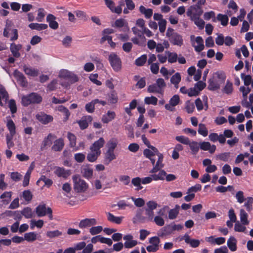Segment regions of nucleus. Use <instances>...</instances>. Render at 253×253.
Wrapping results in <instances>:
<instances>
[{
	"instance_id": "obj_1",
	"label": "nucleus",
	"mask_w": 253,
	"mask_h": 253,
	"mask_svg": "<svg viewBox=\"0 0 253 253\" xmlns=\"http://www.w3.org/2000/svg\"><path fill=\"white\" fill-rule=\"evenodd\" d=\"M42 97L36 92H32L27 95L22 97L21 104L24 107H27L31 104H39L42 101Z\"/></svg>"
},
{
	"instance_id": "obj_2",
	"label": "nucleus",
	"mask_w": 253,
	"mask_h": 253,
	"mask_svg": "<svg viewBox=\"0 0 253 253\" xmlns=\"http://www.w3.org/2000/svg\"><path fill=\"white\" fill-rule=\"evenodd\" d=\"M73 181L74 183V189L77 193L85 192L88 188L87 183L81 178L79 174L73 175Z\"/></svg>"
},
{
	"instance_id": "obj_3",
	"label": "nucleus",
	"mask_w": 253,
	"mask_h": 253,
	"mask_svg": "<svg viewBox=\"0 0 253 253\" xmlns=\"http://www.w3.org/2000/svg\"><path fill=\"white\" fill-rule=\"evenodd\" d=\"M108 60L113 69L115 72H119L122 67L120 57L115 52H112L108 56Z\"/></svg>"
},
{
	"instance_id": "obj_4",
	"label": "nucleus",
	"mask_w": 253,
	"mask_h": 253,
	"mask_svg": "<svg viewBox=\"0 0 253 253\" xmlns=\"http://www.w3.org/2000/svg\"><path fill=\"white\" fill-rule=\"evenodd\" d=\"M36 212L38 217H42L48 215L50 220L53 219L52 210L50 207H46L45 204H40L36 208Z\"/></svg>"
},
{
	"instance_id": "obj_5",
	"label": "nucleus",
	"mask_w": 253,
	"mask_h": 253,
	"mask_svg": "<svg viewBox=\"0 0 253 253\" xmlns=\"http://www.w3.org/2000/svg\"><path fill=\"white\" fill-rule=\"evenodd\" d=\"M13 74L17 83L21 86L27 87L28 86V83L26 78L21 72L17 69H15Z\"/></svg>"
},
{
	"instance_id": "obj_6",
	"label": "nucleus",
	"mask_w": 253,
	"mask_h": 253,
	"mask_svg": "<svg viewBox=\"0 0 253 253\" xmlns=\"http://www.w3.org/2000/svg\"><path fill=\"white\" fill-rule=\"evenodd\" d=\"M56 137V136L50 133L48 135L45 137L41 144L40 149L41 151L46 150L48 147H49L52 144L53 140Z\"/></svg>"
},
{
	"instance_id": "obj_7",
	"label": "nucleus",
	"mask_w": 253,
	"mask_h": 253,
	"mask_svg": "<svg viewBox=\"0 0 253 253\" xmlns=\"http://www.w3.org/2000/svg\"><path fill=\"white\" fill-rule=\"evenodd\" d=\"M104 138L103 137L99 138L90 146V151H94L101 154L100 149L104 146Z\"/></svg>"
},
{
	"instance_id": "obj_8",
	"label": "nucleus",
	"mask_w": 253,
	"mask_h": 253,
	"mask_svg": "<svg viewBox=\"0 0 253 253\" xmlns=\"http://www.w3.org/2000/svg\"><path fill=\"white\" fill-rule=\"evenodd\" d=\"M169 40L173 45L181 46L183 43L182 37L177 32L173 33L169 38Z\"/></svg>"
},
{
	"instance_id": "obj_9",
	"label": "nucleus",
	"mask_w": 253,
	"mask_h": 253,
	"mask_svg": "<svg viewBox=\"0 0 253 253\" xmlns=\"http://www.w3.org/2000/svg\"><path fill=\"white\" fill-rule=\"evenodd\" d=\"M36 119L44 125H46L52 122L53 120V118L52 116L46 114L41 115L37 114L36 115Z\"/></svg>"
},
{
	"instance_id": "obj_10",
	"label": "nucleus",
	"mask_w": 253,
	"mask_h": 253,
	"mask_svg": "<svg viewBox=\"0 0 253 253\" xmlns=\"http://www.w3.org/2000/svg\"><path fill=\"white\" fill-rule=\"evenodd\" d=\"M96 224V220L94 218H85L82 220L79 224L80 228H84L90 227L91 225Z\"/></svg>"
},
{
	"instance_id": "obj_11",
	"label": "nucleus",
	"mask_w": 253,
	"mask_h": 253,
	"mask_svg": "<svg viewBox=\"0 0 253 253\" xmlns=\"http://www.w3.org/2000/svg\"><path fill=\"white\" fill-rule=\"evenodd\" d=\"M56 17L52 14H48L46 16V21L49 23V26L53 30H56L59 27V24L55 21Z\"/></svg>"
},
{
	"instance_id": "obj_12",
	"label": "nucleus",
	"mask_w": 253,
	"mask_h": 253,
	"mask_svg": "<svg viewBox=\"0 0 253 253\" xmlns=\"http://www.w3.org/2000/svg\"><path fill=\"white\" fill-rule=\"evenodd\" d=\"M64 146V140L62 138H60L54 141V144L51 147L52 151L55 152L61 151Z\"/></svg>"
},
{
	"instance_id": "obj_13",
	"label": "nucleus",
	"mask_w": 253,
	"mask_h": 253,
	"mask_svg": "<svg viewBox=\"0 0 253 253\" xmlns=\"http://www.w3.org/2000/svg\"><path fill=\"white\" fill-rule=\"evenodd\" d=\"M55 173L58 177L66 178L71 175V172L69 169L66 170L64 168L58 167L55 171Z\"/></svg>"
},
{
	"instance_id": "obj_14",
	"label": "nucleus",
	"mask_w": 253,
	"mask_h": 253,
	"mask_svg": "<svg viewBox=\"0 0 253 253\" xmlns=\"http://www.w3.org/2000/svg\"><path fill=\"white\" fill-rule=\"evenodd\" d=\"M116 117V113L114 111H108L106 115H103L101 121L103 123L107 124L113 120Z\"/></svg>"
},
{
	"instance_id": "obj_15",
	"label": "nucleus",
	"mask_w": 253,
	"mask_h": 253,
	"mask_svg": "<svg viewBox=\"0 0 253 253\" xmlns=\"http://www.w3.org/2000/svg\"><path fill=\"white\" fill-rule=\"evenodd\" d=\"M161 231L159 236L164 237L171 234L174 230L172 224H167L161 229Z\"/></svg>"
},
{
	"instance_id": "obj_16",
	"label": "nucleus",
	"mask_w": 253,
	"mask_h": 253,
	"mask_svg": "<svg viewBox=\"0 0 253 253\" xmlns=\"http://www.w3.org/2000/svg\"><path fill=\"white\" fill-rule=\"evenodd\" d=\"M209 85L208 88L210 90L214 91L220 88V85L219 83L214 81V78H211L209 80Z\"/></svg>"
},
{
	"instance_id": "obj_17",
	"label": "nucleus",
	"mask_w": 253,
	"mask_h": 253,
	"mask_svg": "<svg viewBox=\"0 0 253 253\" xmlns=\"http://www.w3.org/2000/svg\"><path fill=\"white\" fill-rule=\"evenodd\" d=\"M23 70L26 75L32 77H37L39 74L37 69L28 67L25 65L23 66Z\"/></svg>"
},
{
	"instance_id": "obj_18",
	"label": "nucleus",
	"mask_w": 253,
	"mask_h": 253,
	"mask_svg": "<svg viewBox=\"0 0 253 253\" xmlns=\"http://www.w3.org/2000/svg\"><path fill=\"white\" fill-rule=\"evenodd\" d=\"M227 245L229 249L234 252L237 250V240L233 236H231L227 241Z\"/></svg>"
},
{
	"instance_id": "obj_19",
	"label": "nucleus",
	"mask_w": 253,
	"mask_h": 253,
	"mask_svg": "<svg viewBox=\"0 0 253 253\" xmlns=\"http://www.w3.org/2000/svg\"><path fill=\"white\" fill-rule=\"evenodd\" d=\"M116 159V156L113 151H106L105 154L104 163L106 165H108L112 161Z\"/></svg>"
},
{
	"instance_id": "obj_20",
	"label": "nucleus",
	"mask_w": 253,
	"mask_h": 253,
	"mask_svg": "<svg viewBox=\"0 0 253 253\" xmlns=\"http://www.w3.org/2000/svg\"><path fill=\"white\" fill-rule=\"evenodd\" d=\"M29 27L32 30H36L41 31L47 28L48 26L46 24H39L37 23H32L29 25Z\"/></svg>"
},
{
	"instance_id": "obj_21",
	"label": "nucleus",
	"mask_w": 253,
	"mask_h": 253,
	"mask_svg": "<svg viewBox=\"0 0 253 253\" xmlns=\"http://www.w3.org/2000/svg\"><path fill=\"white\" fill-rule=\"evenodd\" d=\"M6 126L9 131V135L14 136L16 133V127L13 121L11 119L7 120Z\"/></svg>"
},
{
	"instance_id": "obj_22",
	"label": "nucleus",
	"mask_w": 253,
	"mask_h": 253,
	"mask_svg": "<svg viewBox=\"0 0 253 253\" xmlns=\"http://www.w3.org/2000/svg\"><path fill=\"white\" fill-rule=\"evenodd\" d=\"M188 145L189 146L192 154L193 155H196L200 148V145L198 143L195 141H192V142H190V141L189 144H188Z\"/></svg>"
},
{
	"instance_id": "obj_23",
	"label": "nucleus",
	"mask_w": 253,
	"mask_h": 253,
	"mask_svg": "<svg viewBox=\"0 0 253 253\" xmlns=\"http://www.w3.org/2000/svg\"><path fill=\"white\" fill-rule=\"evenodd\" d=\"M233 91V84L230 81L227 80L226 85L223 88L222 91L226 94H230Z\"/></svg>"
},
{
	"instance_id": "obj_24",
	"label": "nucleus",
	"mask_w": 253,
	"mask_h": 253,
	"mask_svg": "<svg viewBox=\"0 0 253 253\" xmlns=\"http://www.w3.org/2000/svg\"><path fill=\"white\" fill-rule=\"evenodd\" d=\"M98 102V99L92 100L90 102L86 104L85 108L86 111L90 113H93L94 111V106Z\"/></svg>"
},
{
	"instance_id": "obj_25",
	"label": "nucleus",
	"mask_w": 253,
	"mask_h": 253,
	"mask_svg": "<svg viewBox=\"0 0 253 253\" xmlns=\"http://www.w3.org/2000/svg\"><path fill=\"white\" fill-rule=\"evenodd\" d=\"M240 220L242 223L244 225L249 224V221L248 220V214L244 209H241L240 211Z\"/></svg>"
},
{
	"instance_id": "obj_26",
	"label": "nucleus",
	"mask_w": 253,
	"mask_h": 253,
	"mask_svg": "<svg viewBox=\"0 0 253 253\" xmlns=\"http://www.w3.org/2000/svg\"><path fill=\"white\" fill-rule=\"evenodd\" d=\"M167 175V172L164 169L160 170L158 174H152V177L154 180H163L165 179V176Z\"/></svg>"
},
{
	"instance_id": "obj_27",
	"label": "nucleus",
	"mask_w": 253,
	"mask_h": 253,
	"mask_svg": "<svg viewBox=\"0 0 253 253\" xmlns=\"http://www.w3.org/2000/svg\"><path fill=\"white\" fill-rule=\"evenodd\" d=\"M100 155V154L94 151H91L88 153L86 156L87 160L89 162H94L96 161L98 157Z\"/></svg>"
},
{
	"instance_id": "obj_28",
	"label": "nucleus",
	"mask_w": 253,
	"mask_h": 253,
	"mask_svg": "<svg viewBox=\"0 0 253 253\" xmlns=\"http://www.w3.org/2000/svg\"><path fill=\"white\" fill-rule=\"evenodd\" d=\"M37 239V234L34 232H30L24 234V240L28 242H33L36 240Z\"/></svg>"
},
{
	"instance_id": "obj_29",
	"label": "nucleus",
	"mask_w": 253,
	"mask_h": 253,
	"mask_svg": "<svg viewBox=\"0 0 253 253\" xmlns=\"http://www.w3.org/2000/svg\"><path fill=\"white\" fill-rule=\"evenodd\" d=\"M106 41H108V43L110 44L112 48H115L116 46V43L112 41V37L111 36H103L100 39V42L101 44L103 43Z\"/></svg>"
},
{
	"instance_id": "obj_30",
	"label": "nucleus",
	"mask_w": 253,
	"mask_h": 253,
	"mask_svg": "<svg viewBox=\"0 0 253 253\" xmlns=\"http://www.w3.org/2000/svg\"><path fill=\"white\" fill-rule=\"evenodd\" d=\"M57 110L64 114L65 117L64 118L63 121L64 122L67 121L70 115V113L68 108L63 105H59L57 107Z\"/></svg>"
},
{
	"instance_id": "obj_31",
	"label": "nucleus",
	"mask_w": 253,
	"mask_h": 253,
	"mask_svg": "<svg viewBox=\"0 0 253 253\" xmlns=\"http://www.w3.org/2000/svg\"><path fill=\"white\" fill-rule=\"evenodd\" d=\"M21 214L23 215L26 218H31L33 216V213L32 209L29 207L24 208L21 211Z\"/></svg>"
},
{
	"instance_id": "obj_32",
	"label": "nucleus",
	"mask_w": 253,
	"mask_h": 253,
	"mask_svg": "<svg viewBox=\"0 0 253 253\" xmlns=\"http://www.w3.org/2000/svg\"><path fill=\"white\" fill-rule=\"evenodd\" d=\"M107 215L108 220L112 222H114L118 224H120L122 222L123 217L115 216L110 212H108L107 213Z\"/></svg>"
},
{
	"instance_id": "obj_33",
	"label": "nucleus",
	"mask_w": 253,
	"mask_h": 253,
	"mask_svg": "<svg viewBox=\"0 0 253 253\" xmlns=\"http://www.w3.org/2000/svg\"><path fill=\"white\" fill-rule=\"evenodd\" d=\"M117 144V140L116 139H111L107 143V147L108 148L107 151L114 152V150L116 148Z\"/></svg>"
},
{
	"instance_id": "obj_34",
	"label": "nucleus",
	"mask_w": 253,
	"mask_h": 253,
	"mask_svg": "<svg viewBox=\"0 0 253 253\" xmlns=\"http://www.w3.org/2000/svg\"><path fill=\"white\" fill-rule=\"evenodd\" d=\"M216 19L221 22V25L223 26H226L228 24L229 19L227 15L219 13L217 15Z\"/></svg>"
},
{
	"instance_id": "obj_35",
	"label": "nucleus",
	"mask_w": 253,
	"mask_h": 253,
	"mask_svg": "<svg viewBox=\"0 0 253 253\" xmlns=\"http://www.w3.org/2000/svg\"><path fill=\"white\" fill-rule=\"evenodd\" d=\"M12 195V192L11 191L9 192H4L0 196V198L2 200V202L4 204L8 203L11 200V197Z\"/></svg>"
},
{
	"instance_id": "obj_36",
	"label": "nucleus",
	"mask_w": 253,
	"mask_h": 253,
	"mask_svg": "<svg viewBox=\"0 0 253 253\" xmlns=\"http://www.w3.org/2000/svg\"><path fill=\"white\" fill-rule=\"evenodd\" d=\"M192 20L194 21V23L200 29L204 28L205 22L203 20L200 18V16H192Z\"/></svg>"
},
{
	"instance_id": "obj_37",
	"label": "nucleus",
	"mask_w": 253,
	"mask_h": 253,
	"mask_svg": "<svg viewBox=\"0 0 253 253\" xmlns=\"http://www.w3.org/2000/svg\"><path fill=\"white\" fill-rule=\"evenodd\" d=\"M16 47L15 43L12 42L10 44V50L14 57L19 58L20 56V53L19 52L18 49Z\"/></svg>"
},
{
	"instance_id": "obj_38",
	"label": "nucleus",
	"mask_w": 253,
	"mask_h": 253,
	"mask_svg": "<svg viewBox=\"0 0 253 253\" xmlns=\"http://www.w3.org/2000/svg\"><path fill=\"white\" fill-rule=\"evenodd\" d=\"M198 133L202 136L205 137L208 134V130L204 124H199Z\"/></svg>"
},
{
	"instance_id": "obj_39",
	"label": "nucleus",
	"mask_w": 253,
	"mask_h": 253,
	"mask_svg": "<svg viewBox=\"0 0 253 253\" xmlns=\"http://www.w3.org/2000/svg\"><path fill=\"white\" fill-rule=\"evenodd\" d=\"M62 232L58 230L49 231H47L46 233V236L50 238H56L62 235Z\"/></svg>"
},
{
	"instance_id": "obj_40",
	"label": "nucleus",
	"mask_w": 253,
	"mask_h": 253,
	"mask_svg": "<svg viewBox=\"0 0 253 253\" xmlns=\"http://www.w3.org/2000/svg\"><path fill=\"white\" fill-rule=\"evenodd\" d=\"M147 55L143 54L140 57L137 58L135 61V64L138 66H142L146 63L147 61Z\"/></svg>"
},
{
	"instance_id": "obj_41",
	"label": "nucleus",
	"mask_w": 253,
	"mask_h": 253,
	"mask_svg": "<svg viewBox=\"0 0 253 253\" xmlns=\"http://www.w3.org/2000/svg\"><path fill=\"white\" fill-rule=\"evenodd\" d=\"M158 99L157 97L154 96L151 97H146L144 99V102L146 104H152L156 105L157 104Z\"/></svg>"
},
{
	"instance_id": "obj_42",
	"label": "nucleus",
	"mask_w": 253,
	"mask_h": 253,
	"mask_svg": "<svg viewBox=\"0 0 253 253\" xmlns=\"http://www.w3.org/2000/svg\"><path fill=\"white\" fill-rule=\"evenodd\" d=\"M168 55V62L170 63H175L177 60V54L175 52L167 51Z\"/></svg>"
},
{
	"instance_id": "obj_43",
	"label": "nucleus",
	"mask_w": 253,
	"mask_h": 253,
	"mask_svg": "<svg viewBox=\"0 0 253 253\" xmlns=\"http://www.w3.org/2000/svg\"><path fill=\"white\" fill-rule=\"evenodd\" d=\"M67 137L70 141V146L74 147L76 144V137L72 133L69 132L67 134Z\"/></svg>"
},
{
	"instance_id": "obj_44",
	"label": "nucleus",
	"mask_w": 253,
	"mask_h": 253,
	"mask_svg": "<svg viewBox=\"0 0 253 253\" xmlns=\"http://www.w3.org/2000/svg\"><path fill=\"white\" fill-rule=\"evenodd\" d=\"M191 8H192V9L195 12L192 15L193 17L200 16L203 13V10L202 9L201 5H199V7H197L196 6V4H195L191 6Z\"/></svg>"
},
{
	"instance_id": "obj_45",
	"label": "nucleus",
	"mask_w": 253,
	"mask_h": 253,
	"mask_svg": "<svg viewBox=\"0 0 253 253\" xmlns=\"http://www.w3.org/2000/svg\"><path fill=\"white\" fill-rule=\"evenodd\" d=\"M185 108L188 113L191 114L194 111L195 106L193 102H191L190 100H187L185 102Z\"/></svg>"
},
{
	"instance_id": "obj_46",
	"label": "nucleus",
	"mask_w": 253,
	"mask_h": 253,
	"mask_svg": "<svg viewBox=\"0 0 253 253\" xmlns=\"http://www.w3.org/2000/svg\"><path fill=\"white\" fill-rule=\"evenodd\" d=\"M241 77L244 80V85L246 86L249 85L253 81L252 77L250 75H246L244 73H242Z\"/></svg>"
},
{
	"instance_id": "obj_47",
	"label": "nucleus",
	"mask_w": 253,
	"mask_h": 253,
	"mask_svg": "<svg viewBox=\"0 0 253 253\" xmlns=\"http://www.w3.org/2000/svg\"><path fill=\"white\" fill-rule=\"evenodd\" d=\"M147 91L150 93H161V89H160L156 84L149 85Z\"/></svg>"
},
{
	"instance_id": "obj_48",
	"label": "nucleus",
	"mask_w": 253,
	"mask_h": 253,
	"mask_svg": "<svg viewBox=\"0 0 253 253\" xmlns=\"http://www.w3.org/2000/svg\"><path fill=\"white\" fill-rule=\"evenodd\" d=\"M124 246V244L122 242H119L113 245V249H108V253H110L113 251L120 252L123 249Z\"/></svg>"
},
{
	"instance_id": "obj_49",
	"label": "nucleus",
	"mask_w": 253,
	"mask_h": 253,
	"mask_svg": "<svg viewBox=\"0 0 253 253\" xmlns=\"http://www.w3.org/2000/svg\"><path fill=\"white\" fill-rule=\"evenodd\" d=\"M181 75L179 73H176L170 78V82L172 84H178L181 81Z\"/></svg>"
},
{
	"instance_id": "obj_50",
	"label": "nucleus",
	"mask_w": 253,
	"mask_h": 253,
	"mask_svg": "<svg viewBox=\"0 0 253 253\" xmlns=\"http://www.w3.org/2000/svg\"><path fill=\"white\" fill-rule=\"evenodd\" d=\"M118 98L116 91L112 90L109 96V101L112 104L116 103L118 101Z\"/></svg>"
},
{
	"instance_id": "obj_51",
	"label": "nucleus",
	"mask_w": 253,
	"mask_h": 253,
	"mask_svg": "<svg viewBox=\"0 0 253 253\" xmlns=\"http://www.w3.org/2000/svg\"><path fill=\"white\" fill-rule=\"evenodd\" d=\"M253 198L251 197H248L247 201L245 203L244 206L246 208L248 211L250 212L253 209Z\"/></svg>"
},
{
	"instance_id": "obj_52",
	"label": "nucleus",
	"mask_w": 253,
	"mask_h": 253,
	"mask_svg": "<svg viewBox=\"0 0 253 253\" xmlns=\"http://www.w3.org/2000/svg\"><path fill=\"white\" fill-rule=\"evenodd\" d=\"M31 174V170L29 169L26 172V173L24 177V179H23V184H22L23 186L24 187H26L29 185Z\"/></svg>"
},
{
	"instance_id": "obj_53",
	"label": "nucleus",
	"mask_w": 253,
	"mask_h": 253,
	"mask_svg": "<svg viewBox=\"0 0 253 253\" xmlns=\"http://www.w3.org/2000/svg\"><path fill=\"white\" fill-rule=\"evenodd\" d=\"M217 78L219 80V82L221 83H224L226 76L225 73L222 71H219L215 73Z\"/></svg>"
},
{
	"instance_id": "obj_54",
	"label": "nucleus",
	"mask_w": 253,
	"mask_h": 253,
	"mask_svg": "<svg viewBox=\"0 0 253 253\" xmlns=\"http://www.w3.org/2000/svg\"><path fill=\"white\" fill-rule=\"evenodd\" d=\"M175 139L179 142L185 145H188V144H189L190 139L189 138L183 135L176 136Z\"/></svg>"
},
{
	"instance_id": "obj_55",
	"label": "nucleus",
	"mask_w": 253,
	"mask_h": 253,
	"mask_svg": "<svg viewBox=\"0 0 253 253\" xmlns=\"http://www.w3.org/2000/svg\"><path fill=\"white\" fill-rule=\"evenodd\" d=\"M180 101L179 96L177 94L174 95L169 100V103L172 106L178 105Z\"/></svg>"
},
{
	"instance_id": "obj_56",
	"label": "nucleus",
	"mask_w": 253,
	"mask_h": 253,
	"mask_svg": "<svg viewBox=\"0 0 253 253\" xmlns=\"http://www.w3.org/2000/svg\"><path fill=\"white\" fill-rule=\"evenodd\" d=\"M83 175L86 178H90L93 175V169L89 168L84 169Z\"/></svg>"
},
{
	"instance_id": "obj_57",
	"label": "nucleus",
	"mask_w": 253,
	"mask_h": 253,
	"mask_svg": "<svg viewBox=\"0 0 253 253\" xmlns=\"http://www.w3.org/2000/svg\"><path fill=\"white\" fill-rule=\"evenodd\" d=\"M8 106L10 108V112L12 114L17 112V106L15 101L14 99H11L9 100Z\"/></svg>"
},
{
	"instance_id": "obj_58",
	"label": "nucleus",
	"mask_w": 253,
	"mask_h": 253,
	"mask_svg": "<svg viewBox=\"0 0 253 253\" xmlns=\"http://www.w3.org/2000/svg\"><path fill=\"white\" fill-rule=\"evenodd\" d=\"M23 197L26 201L30 202L33 198V195L29 190H26L23 192Z\"/></svg>"
},
{
	"instance_id": "obj_59",
	"label": "nucleus",
	"mask_w": 253,
	"mask_h": 253,
	"mask_svg": "<svg viewBox=\"0 0 253 253\" xmlns=\"http://www.w3.org/2000/svg\"><path fill=\"white\" fill-rule=\"evenodd\" d=\"M230 156V152H224L218 155L217 156V158L221 161L227 162L228 161Z\"/></svg>"
},
{
	"instance_id": "obj_60",
	"label": "nucleus",
	"mask_w": 253,
	"mask_h": 253,
	"mask_svg": "<svg viewBox=\"0 0 253 253\" xmlns=\"http://www.w3.org/2000/svg\"><path fill=\"white\" fill-rule=\"evenodd\" d=\"M239 90L242 92L243 96L244 99L246 100L247 98V95L251 92V88L249 87H247L246 88L244 86H242L240 87Z\"/></svg>"
},
{
	"instance_id": "obj_61",
	"label": "nucleus",
	"mask_w": 253,
	"mask_h": 253,
	"mask_svg": "<svg viewBox=\"0 0 253 253\" xmlns=\"http://www.w3.org/2000/svg\"><path fill=\"white\" fill-rule=\"evenodd\" d=\"M22 175L18 172H12L10 173V177L12 180L15 182H18L21 179Z\"/></svg>"
},
{
	"instance_id": "obj_62",
	"label": "nucleus",
	"mask_w": 253,
	"mask_h": 253,
	"mask_svg": "<svg viewBox=\"0 0 253 253\" xmlns=\"http://www.w3.org/2000/svg\"><path fill=\"white\" fill-rule=\"evenodd\" d=\"M13 136H12L9 134H7L6 135V144L8 149H10L14 146V143L12 141Z\"/></svg>"
},
{
	"instance_id": "obj_63",
	"label": "nucleus",
	"mask_w": 253,
	"mask_h": 253,
	"mask_svg": "<svg viewBox=\"0 0 253 253\" xmlns=\"http://www.w3.org/2000/svg\"><path fill=\"white\" fill-rule=\"evenodd\" d=\"M102 229V227L101 226L92 227L89 229V232L91 235H94L100 233Z\"/></svg>"
},
{
	"instance_id": "obj_64",
	"label": "nucleus",
	"mask_w": 253,
	"mask_h": 253,
	"mask_svg": "<svg viewBox=\"0 0 253 253\" xmlns=\"http://www.w3.org/2000/svg\"><path fill=\"white\" fill-rule=\"evenodd\" d=\"M74 158L78 163H82L85 160V155L82 153H77L75 154Z\"/></svg>"
}]
</instances>
